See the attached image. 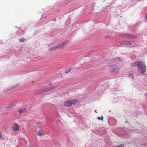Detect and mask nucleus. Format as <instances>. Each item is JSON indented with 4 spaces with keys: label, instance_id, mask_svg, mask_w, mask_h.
Masks as SVG:
<instances>
[{
    "label": "nucleus",
    "instance_id": "nucleus-1",
    "mask_svg": "<svg viewBox=\"0 0 147 147\" xmlns=\"http://www.w3.org/2000/svg\"><path fill=\"white\" fill-rule=\"evenodd\" d=\"M146 67L145 64L143 62L140 61L138 63L137 67L138 71L141 73H144L146 72Z\"/></svg>",
    "mask_w": 147,
    "mask_h": 147
},
{
    "label": "nucleus",
    "instance_id": "nucleus-2",
    "mask_svg": "<svg viewBox=\"0 0 147 147\" xmlns=\"http://www.w3.org/2000/svg\"><path fill=\"white\" fill-rule=\"evenodd\" d=\"M78 100L77 99H71L67 100L64 103V105L66 107H69L72 105H74L77 102Z\"/></svg>",
    "mask_w": 147,
    "mask_h": 147
},
{
    "label": "nucleus",
    "instance_id": "nucleus-3",
    "mask_svg": "<svg viewBox=\"0 0 147 147\" xmlns=\"http://www.w3.org/2000/svg\"><path fill=\"white\" fill-rule=\"evenodd\" d=\"M66 44V42H62L60 44H58L53 47L51 48L49 50V51H51L54 50L56 49L57 48L64 46Z\"/></svg>",
    "mask_w": 147,
    "mask_h": 147
},
{
    "label": "nucleus",
    "instance_id": "nucleus-4",
    "mask_svg": "<svg viewBox=\"0 0 147 147\" xmlns=\"http://www.w3.org/2000/svg\"><path fill=\"white\" fill-rule=\"evenodd\" d=\"M112 67L111 71L113 74H116L118 73L119 69L117 65L114 64L113 65Z\"/></svg>",
    "mask_w": 147,
    "mask_h": 147
},
{
    "label": "nucleus",
    "instance_id": "nucleus-5",
    "mask_svg": "<svg viewBox=\"0 0 147 147\" xmlns=\"http://www.w3.org/2000/svg\"><path fill=\"white\" fill-rule=\"evenodd\" d=\"M55 88V87L52 86L50 87H47L46 88H44L42 92L40 93H42L43 92H47L49 91L53 90Z\"/></svg>",
    "mask_w": 147,
    "mask_h": 147
},
{
    "label": "nucleus",
    "instance_id": "nucleus-6",
    "mask_svg": "<svg viewBox=\"0 0 147 147\" xmlns=\"http://www.w3.org/2000/svg\"><path fill=\"white\" fill-rule=\"evenodd\" d=\"M19 126L17 123H14L13 125L12 129L14 131H18L19 129Z\"/></svg>",
    "mask_w": 147,
    "mask_h": 147
},
{
    "label": "nucleus",
    "instance_id": "nucleus-7",
    "mask_svg": "<svg viewBox=\"0 0 147 147\" xmlns=\"http://www.w3.org/2000/svg\"><path fill=\"white\" fill-rule=\"evenodd\" d=\"M124 36L128 38H137V36L136 35H134L131 34H125Z\"/></svg>",
    "mask_w": 147,
    "mask_h": 147
},
{
    "label": "nucleus",
    "instance_id": "nucleus-8",
    "mask_svg": "<svg viewBox=\"0 0 147 147\" xmlns=\"http://www.w3.org/2000/svg\"><path fill=\"white\" fill-rule=\"evenodd\" d=\"M140 61H138L136 62H135L131 64V66L133 67H136V66H137L138 67V63H140Z\"/></svg>",
    "mask_w": 147,
    "mask_h": 147
},
{
    "label": "nucleus",
    "instance_id": "nucleus-9",
    "mask_svg": "<svg viewBox=\"0 0 147 147\" xmlns=\"http://www.w3.org/2000/svg\"><path fill=\"white\" fill-rule=\"evenodd\" d=\"M38 135V136H42L44 135V133L42 130H38L37 132Z\"/></svg>",
    "mask_w": 147,
    "mask_h": 147
},
{
    "label": "nucleus",
    "instance_id": "nucleus-10",
    "mask_svg": "<svg viewBox=\"0 0 147 147\" xmlns=\"http://www.w3.org/2000/svg\"><path fill=\"white\" fill-rule=\"evenodd\" d=\"M25 109H23L18 110V112L20 114H21L22 113L25 112Z\"/></svg>",
    "mask_w": 147,
    "mask_h": 147
},
{
    "label": "nucleus",
    "instance_id": "nucleus-11",
    "mask_svg": "<svg viewBox=\"0 0 147 147\" xmlns=\"http://www.w3.org/2000/svg\"><path fill=\"white\" fill-rule=\"evenodd\" d=\"M124 44L125 45H130L131 44V43L129 41H125L124 42Z\"/></svg>",
    "mask_w": 147,
    "mask_h": 147
},
{
    "label": "nucleus",
    "instance_id": "nucleus-12",
    "mask_svg": "<svg viewBox=\"0 0 147 147\" xmlns=\"http://www.w3.org/2000/svg\"><path fill=\"white\" fill-rule=\"evenodd\" d=\"M25 40V39L23 38H22L19 39V41L21 42H23Z\"/></svg>",
    "mask_w": 147,
    "mask_h": 147
},
{
    "label": "nucleus",
    "instance_id": "nucleus-13",
    "mask_svg": "<svg viewBox=\"0 0 147 147\" xmlns=\"http://www.w3.org/2000/svg\"><path fill=\"white\" fill-rule=\"evenodd\" d=\"M103 117L102 116L101 117H98L97 118V119H98L99 120H102V121H103Z\"/></svg>",
    "mask_w": 147,
    "mask_h": 147
},
{
    "label": "nucleus",
    "instance_id": "nucleus-14",
    "mask_svg": "<svg viewBox=\"0 0 147 147\" xmlns=\"http://www.w3.org/2000/svg\"><path fill=\"white\" fill-rule=\"evenodd\" d=\"M129 76L130 77V78H132V79H133L134 76H133V75L132 74H130Z\"/></svg>",
    "mask_w": 147,
    "mask_h": 147
},
{
    "label": "nucleus",
    "instance_id": "nucleus-15",
    "mask_svg": "<svg viewBox=\"0 0 147 147\" xmlns=\"http://www.w3.org/2000/svg\"><path fill=\"white\" fill-rule=\"evenodd\" d=\"M2 135L1 134L0 132V137L2 136Z\"/></svg>",
    "mask_w": 147,
    "mask_h": 147
},
{
    "label": "nucleus",
    "instance_id": "nucleus-16",
    "mask_svg": "<svg viewBox=\"0 0 147 147\" xmlns=\"http://www.w3.org/2000/svg\"><path fill=\"white\" fill-rule=\"evenodd\" d=\"M95 112H96V113H97V111L96 110H95Z\"/></svg>",
    "mask_w": 147,
    "mask_h": 147
}]
</instances>
